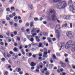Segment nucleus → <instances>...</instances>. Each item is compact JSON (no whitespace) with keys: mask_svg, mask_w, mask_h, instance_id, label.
<instances>
[{"mask_svg":"<svg viewBox=\"0 0 75 75\" xmlns=\"http://www.w3.org/2000/svg\"><path fill=\"white\" fill-rule=\"evenodd\" d=\"M2 12H3V9L1 8H0V13H2Z\"/></svg>","mask_w":75,"mask_h":75,"instance_id":"603ef678","label":"nucleus"},{"mask_svg":"<svg viewBox=\"0 0 75 75\" xmlns=\"http://www.w3.org/2000/svg\"><path fill=\"white\" fill-rule=\"evenodd\" d=\"M67 6V2L65 1H62L58 3L57 6V8H64Z\"/></svg>","mask_w":75,"mask_h":75,"instance_id":"f257e3e1","label":"nucleus"},{"mask_svg":"<svg viewBox=\"0 0 75 75\" xmlns=\"http://www.w3.org/2000/svg\"><path fill=\"white\" fill-rule=\"evenodd\" d=\"M66 20H68V19H69V16H67L66 18Z\"/></svg>","mask_w":75,"mask_h":75,"instance_id":"58836bf2","label":"nucleus"},{"mask_svg":"<svg viewBox=\"0 0 75 75\" xmlns=\"http://www.w3.org/2000/svg\"><path fill=\"white\" fill-rule=\"evenodd\" d=\"M42 70L43 71H42ZM41 71L42 73L43 74H44V71H43V69H41Z\"/></svg>","mask_w":75,"mask_h":75,"instance_id":"3c124183","label":"nucleus"},{"mask_svg":"<svg viewBox=\"0 0 75 75\" xmlns=\"http://www.w3.org/2000/svg\"><path fill=\"white\" fill-rule=\"evenodd\" d=\"M52 40L53 41H55L56 40V39L55 38H53L52 39Z\"/></svg>","mask_w":75,"mask_h":75,"instance_id":"bf43d9fd","label":"nucleus"},{"mask_svg":"<svg viewBox=\"0 0 75 75\" xmlns=\"http://www.w3.org/2000/svg\"><path fill=\"white\" fill-rule=\"evenodd\" d=\"M62 27H67V23H65H65L63 25Z\"/></svg>","mask_w":75,"mask_h":75,"instance_id":"9d476101","label":"nucleus"},{"mask_svg":"<svg viewBox=\"0 0 75 75\" xmlns=\"http://www.w3.org/2000/svg\"><path fill=\"white\" fill-rule=\"evenodd\" d=\"M6 20L8 21L10 20V18L8 17H6Z\"/></svg>","mask_w":75,"mask_h":75,"instance_id":"09e8293b","label":"nucleus"},{"mask_svg":"<svg viewBox=\"0 0 75 75\" xmlns=\"http://www.w3.org/2000/svg\"><path fill=\"white\" fill-rule=\"evenodd\" d=\"M60 28H61L60 25H57L56 27L55 31L57 37V38H59V37H60V35H59V34H60V31H61Z\"/></svg>","mask_w":75,"mask_h":75,"instance_id":"f03ea898","label":"nucleus"},{"mask_svg":"<svg viewBox=\"0 0 75 75\" xmlns=\"http://www.w3.org/2000/svg\"><path fill=\"white\" fill-rule=\"evenodd\" d=\"M18 22L19 23H20V24H21V23H22V20H20Z\"/></svg>","mask_w":75,"mask_h":75,"instance_id":"8fccbe9b","label":"nucleus"},{"mask_svg":"<svg viewBox=\"0 0 75 75\" xmlns=\"http://www.w3.org/2000/svg\"><path fill=\"white\" fill-rule=\"evenodd\" d=\"M9 1L10 3H12L13 1V0H9Z\"/></svg>","mask_w":75,"mask_h":75,"instance_id":"69168bd1","label":"nucleus"},{"mask_svg":"<svg viewBox=\"0 0 75 75\" xmlns=\"http://www.w3.org/2000/svg\"><path fill=\"white\" fill-rule=\"evenodd\" d=\"M0 44H1V45H3L4 44V43H3V42H2L0 43Z\"/></svg>","mask_w":75,"mask_h":75,"instance_id":"680f3d73","label":"nucleus"},{"mask_svg":"<svg viewBox=\"0 0 75 75\" xmlns=\"http://www.w3.org/2000/svg\"><path fill=\"white\" fill-rule=\"evenodd\" d=\"M43 67L42 65H41L40 66H38V69H40V68H42Z\"/></svg>","mask_w":75,"mask_h":75,"instance_id":"a878e982","label":"nucleus"},{"mask_svg":"<svg viewBox=\"0 0 75 75\" xmlns=\"http://www.w3.org/2000/svg\"><path fill=\"white\" fill-rule=\"evenodd\" d=\"M73 45V43L72 44L70 45L67 43L65 45V48L66 49H67V50H68L69 48H70L71 47H72V46Z\"/></svg>","mask_w":75,"mask_h":75,"instance_id":"0eeeda50","label":"nucleus"},{"mask_svg":"<svg viewBox=\"0 0 75 75\" xmlns=\"http://www.w3.org/2000/svg\"><path fill=\"white\" fill-rule=\"evenodd\" d=\"M39 57H42V54L41 53H39Z\"/></svg>","mask_w":75,"mask_h":75,"instance_id":"473e14b6","label":"nucleus"},{"mask_svg":"<svg viewBox=\"0 0 75 75\" xmlns=\"http://www.w3.org/2000/svg\"><path fill=\"white\" fill-rule=\"evenodd\" d=\"M31 18H32V16H30L29 18V20H31Z\"/></svg>","mask_w":75,"mask_h":75,"instance_id":"338daca9","label":"nucleus"},{"mask_svg":"<svg viewBox=\"0 0 75 75\" xmlns=\"http://www.w3.org/2000/svg\"><path fill=\"white\" fill-rule=\"evenodd\" d=\"M65 61L66 62H68V58H66L65 60Z\"/></svg>","mask_w":75,"mask_h":75,"instance_id":"cd10ccee","label":"nucleus"},{"mask_svg":"<svg viewBox=\"0 0 75 75\" xmlns=\"http://www.w3.org/2000/svg\"><path fill=\"white\" fill-rule=\"evenodd\" d=\"M6 11H10V8H7L6 9Z\"/></svg>","mask_w":75,"mask_h":75,"instance_id":"c9c22d12","label":"nucleus"},{"mask_svg":"<svg viewBox=\"0 0 75 75\" xmlns=\"http://www.w3.org/2000/svg\"><path fill=\"white\" fill-rule=\"evenodd\" d=\"M73 44L71 46V51L73 52H74L75 51V41L73 43Z\"/></svg>","mask_w":75,"mask_h":75,"instance_id":"423d86ee","label":"nucleus"},{"mask_svg":"<svg viewBox=\"0 0 75 75\" xmlns=\"http://www.w3.org/2000/svg\"><path fill=\"white\" fill-rule=\"evenodd\" d=\"M12 15L13 16H16V13H13Z\"/></svg>","mask_w":75,"mask_h":75,"instance_id":"774afa93","label":"nucleus"},{"mask_svg":"<svg viewBox=\"0 0 75 75\" xmlns=\"http://www.w3.org/2000/svg\"><path fill=\"white\" fill-rule=\"evenodd\" d=\"M68 54H64V56L66 57H68Z\"/></svg>","mask_w":75,"mask_h":75,"instance_id":"5fc2aeb1","label":"nucleus"},{"mask_svg":"<svg viewBox=\"0 0 75 75\" xmlns=\"http://www.w3.org/2000/svg\"><path fill=\"white\" fill-rule=\"evenodd\" d=\"M44 54L45 55H47V54H48V52H44Z\"/></svg>","mask_w":75,"mask_h":75,"instance_id":"e433bc0d","label":"nucleus"},{"mask_svg":"<svg viewBox=\"0 0 75 75\" xmlns=\"http://www.w3.org/2000/svg\"><path fill=\"white\" fill-rule=\"evenodd\" d=\"M9 54H13V52L11 51L9 52Z\"/></svg>","mask_w":75,"mask_h":75,"instance_id":"13d9d810","label":"nucleus"},{"mask_svg":"<svg viewBox=\"0 0 75 75\" xmlns=\"http://www.w3.org/2000/svg\"><path fill=\"white\" fill-rule=\"evenodd\" d=\"M30 27H33L34 26V22H31L30 23Z\"/></svg>","mask_w":75,"mask_h":75,"instance_id":"f8f14e48","label":"nucleus"},{"mask_svg":"<svg viewBox=\"0 0 75 75\" xmlns=\"http://www.w3.org/2000/svg\"><path fill=\"white\" fill-rule=\"evenodd\" d=\"M18 57V55H16L13 58V59H16V58H17Z\"/></svg>","mask_w":75,"mask_h":75,"instance_id":"6ab92c4d","label":"nucleus"},{"mask_svg":"<svg viewBox=\"0 0 75 75\" xmlns=\"http://www.w3.org/2000/svg\"><path fill=\"white\" fill-rule=\"evenodd\" d=\"M11 10H14V7H12L11 8Z\"/></svg>","mask_w":75,"mask_h":75,"instance_id":"6e6d98bb","label":"nucleus"},{"mask_svg":"<svg viewBox=\"0 0 75 75\" xmlns=\"http://www.w3.org/2000/svg\"><path fill=\"white\" fill-rule=\"evenodd\" d=\"M30 65L31 67H35V63L34 62H32L30 64Z\"/></svg>","mask_w":75,"mask_h":75,"instance_id":"9b49d317","label":"nucleus"},{"mask_svg":"<svg viewBox=\"0 0 75 75\" xmlns=\"http://www.w3.org/2000/svg\"><path fill=\"white\" fill-rule=\"evenodd\" d=\"M21 71V69L20 68H18V72H20Z\"/></svg>","mask_w":75,"mask_h":75,"instance_id":"c03bdc74","label":"nucleus"},{"mask_svg":"<svg viewBox=\"0 0 75 75\" xmlns=\"http://www.w3.org/2000/svg\"><path fill=\"white\" fill-rule=\"evenodd\" d=\"M72 67L74 69H75V65L72 64Z\"/></svg>","mask_w":75,"mask_h":75,"instance_id":"c85d7f7f","label":"nucleus"},{"mask_svg":"<svg viewBox=\"0 0 75 75\" xmlns=\"http://www.w3.org/2000/svg\"><path fill=\"white\" fill-rule=\"evenodd\" d=\"M47 40H48L49 42H51L52 41H51V39L50 38H47Z\"/></svg>","mask_w":75,"mask_h":75,"instance_id":"1a4fd4ad","label":"nucleus"},{"mask_svg":"<svg viewBox=\"0 0 75 75\" xmlns=\"http://www.w3.org/2000/svg\"><path fill=\"white\" fill-rule=\"evenodd\" d=\"M38 35L39 37H41L42 35V34L41 33H39Z\"/></svg>","mask_w":75,"mask_h":75,"instance_id":"c756f323","label":"nucleus"},{"mask_svg":"<svg viewBox=\"0 0 75 75\" xmlns=\"http://www.w3.org/2000/svg\"><path fill=\"white\" fill-rule=\"evenodd\" d=\"M46 75H50V72H49L47 71L46 72Z\"/></svg>","mask_w":75,"mask_h":75,"instance_id":"7c9ffc66","label":"nucleus"},{"mask_svg":"<svg viewBox=\"0 0 75 75\" xmlns=\"http://www.w3.org/2000/svg\"><path fill=\"white\" fill-rule=\"evenodd\" d=\"M29 57H31L32 54H31V53H29Z\"/></svg>","mask_w":75,"mask_h":75,"instance_id":"de8ad7c7","label":"nucleus"},{"mask_svg":"<svg viewBox=\"0 0 75 75\" xmlns=\"http://www.w3.org/2000/svg\"><path fill=\"white\" fill-rule=\"evenodd\" d=\"M22 58L23 60H24V59H25V57H24V56H22Z\"/></svg>","mask_w":75,"mask_h":75,"instance_id":"2f4dec72","label":"nucleus"},{"mask_svg":"<svg viewBox=\"0 0 75 75\" xmlns=\"http://www.w3.org/2000/svg\"><path fill=\"white\" fill-rule=\"evenodd\" d=\"M66 34V35L69 38H72L74 37V35H73L71 32L68 31L67 32Z\"/></svg>","mask_w":75,"mask_h":75,"instance_id":"20e7f679","label":"nucleus"},{"mask_svg":"<svg viewBox=\"0 0 75 75\" xmlns=\"http://www.w3.org/2000/svg\"><path fill=\"white\" fill-rule=\"evenodd\" d=\"M56 55H57V56L58 57H60V53H57Z\"/></svg>","mask_w":75,"mask_h":75,"instance_id":"b1692460","label":"nucleus"},{"mask_svg":"<svg viewBox=\"0 0 75 75\" xmlns=\"http://www.w3.org/2000/svg\"><path fill=\"white\" fill-rule=\"evenodd\" d=\"M28 7H30V8L31 9H33V6L31 5H28Z\"/></svg>","mask_w":75,"mask_h":75,"instance_id":"f3484780","label":"nucleus"},{"mask_svg":"<svg viewBox=\"0 0 75 75\" xmlns=\"http://www.w3.org/2000/svg\"><path fill=\"white\" fill-rule=\"evenodd\" d=\"M43 51L44 52H47V49L46 48H44L43 49Z\"/></svg>","mask_w":75,"mask_h":75,"instance_id":"5701e85b","label":"nucleus"},{"mask_svg":"<svg viewBox=\"0 0 75 75\" xmlns=\"http://www.w3.org/2000/svg\"><path fill=\"white\" fill-rule=\"evenodd\" d=\"M11 57V55L10 54H7V57L8 58H10Z\"/></svg>","mask_w":75,"mask_h":75,"instance_id":"4c0bfd02","label":"nucleus"},{"mask_svg":"<svg viewBox=\"0 0 75 75\" xmlns=\"http://www.w3.org/2000/svg\"><path fill=\"white\" fill-rule=\"evenodd\" d=\"M49 66H50V69H52V67H54V65L53 64H50L49 65Z\"/></svg>","mask_w":75,"mask_h":75,"instance_id":"ddd939ff","label":"nucleus"},{"mask_svg":"<svg viewBox=\"0 0 75 75\" xmlns=\"http://www.w3.org/2000/svg\"><path fill=\"white\" fill-rule=\"evenodd\" d=\"M34 20L35 21H37V20H38V18H34Z\"/></svg>","mask_w":75,"mask_h":75,"instance_id":"37998d69","label":"nucleus"},{"mask_svg":"<svg viewBox=\"0 0 75 75\" xmlns=\"http://www.w3.org/2000/svg\"><path fill=\"white\" fill-rule=\"evenodd\" d=\"M11 65H9L8 66V68L10 69V68H11Z\"/></svg>","mask_w":75,"mask_h":75,"instance_id":"0e129e2a","label":"nucleus"},{"mask_svg":"<svg viewBox=\"0 0 75 75\" xmlns=\"http://www.w3.org/2000/svg\"><path fill=\"white\" fill-rule=\"evenodd\" d=\"M43 35H47L48 34V33H46L45 32H44L43 33Z\"/></svg>","mask_w":75,"mask_h":75,"instance_id":"393cba45","label":"nucleus"},{"mask_svg":"<svg viewBox=\"0 0 75 75\" xmlns=\"http://www.w3.org/2000/svg\"><path fill=\"white\" fill-rule=\"evenodd\" d=\"M43 57H44V58H47L48 57V56H46L45 54H44L43 55Z\"/></svg>","mask_w":75,"mask_h":75,"instance_id":"72a5a7b5","label":"nucleus"},{"mask_svg":"<svg viewBox=\"0 0 75 75\" xmlns=\"http://www.w3.org/2000/svg\"><path fill=\"white\" fill-rule=\"evenodd\" d=\"M9 17H10V18H12L13 17V16L12 15H9Z\"/></svg>","mask_w":75,"mask_h":75,"instance_id":"4d7b16f0","label":"nucleus"},{"mask_svg":"<svg viewBox=\"0 0 75 75\" xmlns=\"http://www.w3.org/2000/svg\"><path fill=\"white\" fill-rule=\"evenodd\" d=\"M4 52L5 54H8V52H7V51L6 50L4 51Z\"/></svg>","mask_w":75,"mask_h":75,"instance_id":"49530a36","label":"nucleus"},{"mask_svg":"<svg viewBox=\"0 0 75 75\" xmlns=\"http://www.w3.org/2000/svg\"><path fill=\"white\" fill-rule=\"evenodd\" d=\"M42 18L43 19H45V15H43L42 16Z\"/></svg>","mask_w":75,"mask_h":75,"instance_id":"a18cd8bd","label":"nucleus"},{"mask_svg":"<svg viewBox=\"0 0 75 75\" xmlns=\"http://www.w3.org/2000/svg\"><path fill=\"white\" fill-rule=\"evenodd\" d=\"M4 75H7V74H8V71H6L4 74Z\"/></svg>","mask_w":75,"mask_h":75,"instance_id":"4be33fe9","label":"nucleus"},{"mask_svg":"<svg viewBox=\"0 0 75 75\" xmlns=\"http://www.w3.org/2000/svg\"><path fill=\"white\" fill-rule=\"evenodd\" d=\"M37 35V33H33L32 35L31 36V37H34L35 35Z\"/></svg>","mask_w":75,"mask_h":75,"instance_id":"aec40b11","label":"nucleus"},{"mask_svg":"<svg viewBox=\"0 0 75 75\" xmlns=\"http://www.w3.org/2000/svg\"><path fill=\"white\" fill-rule=\"evenodd\" d=\"M62 0H53V1L54 2V3H57L59 2L60 1H61Z\"/></svg>","mask_w":75,"mask_h":75,"instance_id":"4468645a","label":"nucleus"},{"mask_svg":"<svg viewBox=\"0 0 75 75\" xmlns=\"http://www.w3.org/2000/svg\"><path fill=\"white\" fill-rule=\"evenodd\" d=\"M17 48L16 47H15L14 48V49H13V50L14 51V52H17Z\"/></svg>","mask_w":75,"mask_h":75,"instance_id":"412c9836","label":"nucleus"},{"mask_svg":"<svg viewBox=\"0 0 75 75\" xmlns=\"http://www.w3.org/2000/svg\"><path fill=\"white\" fill-rule=\"evenodd\" d=\"M75 5L69 7V9L70 11H71L73 13H75Z\"/></svg>","mask_w":75,"mask_h":75,"instance_id":"39448f33","label":"nucleus"},{"mask_svg":"<svg viewBox=\"0 0 75 75\" xmlns=\"http://www.w3.org/2000/svg\"><path fill=\"white\" fill-rule=\"evenodd\" d=\"M70 28H72V27H73L72 23H70Z\"/></svg>","mask_w":75,"mask_h":75,"instance_id":"f704fd0d","label":"nucleus"},{"mask_svg":"<svg viewBox=\"0 0 75 75\" xmlns=\"http://www.w3.org/2000/svg\"><path fill=\"white\" fill-rule=\"evenodd\" d=\"M1 61H5V59L4 58H2L1 59Z\"/></svg>","mask_w":75,"mask_h":75,"instance_id":"a19ab883","label":"nucleus"},{"mask_svg":"<svg viewBox=\"0 0 75 75\" xmlns=\"http://www.w3.org/2000/svg\"><path fill=\"white\" fill-rule=\"evenodd\" d=\"M61 67L63 68H65L66 67V65L64 63H63L61 65Z\"/></svg>","mask_w":75,"mask_h":75,"instance_id":"2eb2a0df","label":"nucleus"},{"mask_svg":"<svg viewBox=\"0 0 75 75\" xmlns=\"http://www.w3.org/2000/svg\"><path fill=\"white\" fill-rule=\"evenodd\" d=\"M17 40H18V41H20V38L19 37H18L17 38Z\"/></svg>","mask_w":75,"mask_h":75,"instance_id":"864d4df0","label":"nucleus"},{"mask_svg":"<svg viewBox=\"0 0 75 75\" xmlns=\"http://www.w3.org/2000/svg\"><path fill=\"white\" fill-rule=\"evenodd\" d=\"M73 42L71 40H69L67 43L69 44H72V43Z\"/></svg>","mask_w":75,"mask_h":75,"instance_id":"6e6552de","label":"nucleus"},{"mask_svg":"<svg viewBox=\"0 0 75 75\" xmlns=\"http://www.w3.org/2000/svg\"><path fill=\"white\" fill-rule=\"evenodd\" d=\"M29 25L28 23H26L25 24V26H27V27H28L29 26Z\"/></svg>","mask_w":75,"mask_h":75,"instance_id":"ea45409f","label":"nucleus"},{"mask_svg":"<svg viewBox=\"0 0 75 75\" xmlns=\"http://www.w3.org/2000/svg\"><path fill=\"white\" fill-rule=\"evenodd\" d=\"M22 48H23V46L21 45H20L19 47V49L21 50V49H22Z\"/></svg>","mask_w":75,"mask_h":75,"instance_id":"79ce46f5","label":"nucleus"},{"mask_svg":"<svg viewBox=\"0 0 75 75\" xmlns=\"http://www.w3.org/2000/svg\"><path fill=\"white\" fill-rule=\"evenodd\" d=\"M42 43H39V47L40 48V47H42Z\"/></svg>","mask_w":75,"mask_h":75,"instance_id":"a211bd4d","label":"nucleus"},{"mask_svg":"<svg viewBox=\"0 0 75 75\" xmlns=\"http://www.w3.org/2000/svg\"><path fill=\"white\" fill-rule=\"evenodd\" d=\"M50 62L51 63H53V62H54V61H53V60H52V59H51L50 60Z\"/></svg>","mask_w":75,"mask_h":75,"instance_id":"052dcab7","label":"nucleus"},{"mask_svg":"<svg viewBox=\"0 0 75 75\" xmlns=\"http://www.w3.org/2000/svg\"><path fill=\"white\" fill-rule=\"evenodd\" d=\"M30 41L31 42H33L34 41V38H30Z\"/></svg>","mask_w":75,"mask_h":75,"instance_id":"bb28decb","label":"nucleus"},{"mask_svg":"<svg viewBox=\"0 0 75 75\" xmlns=\"http://www.w3.org/2000/svg\"><path fill=\"white\" fill-rule=\"evenodd\" d=\"M50 13L49 14L50 15L51 13H52V19L53 21H55V19L57 18V16H56V12L54 9H52L50 11Z\"/></svg>","mask_w":75,"mask_h":75,"instance_id":"7ed1b4c3","label":"nucleus"},{"mask_svg":"<svg viewBox=\"0 0 75 75\" xmlns=\"http://www.w3.org/2000/svg\"><path fill=\"white\" fill-rule=\"evenodd\" d=\"M52 55H53L52 57H53V59H56L57 58L56 57V56H55V54H53Z\"/></svg>","mask_w":75,"mask_h":75,"instance_id":"dca6fc26","label":"nucleus"},{"mask_svg":"<svg viewBox=\"0 0 75 75\" xmlns=\"http://www.w3.org/2000/svg\"><path fill=\"white\" fill-rule=\"evenodd\" d=\"M23 72L22 71H20L19 74L20 75H22L23 74Z\"/></svg>","mask_w":75,"mask_h":75,"instance_id":"e2e57ef3","label":"nucleus"}]
</instances>
